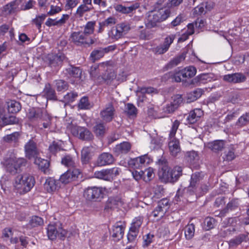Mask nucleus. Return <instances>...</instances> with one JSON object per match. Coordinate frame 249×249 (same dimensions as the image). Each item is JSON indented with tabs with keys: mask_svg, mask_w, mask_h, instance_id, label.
<instances>
[{
	"mask_svg": "<svg viewBox=\"0 0 249 249\" xmlns=\"http://www.w3.org/2000/svg\"><path fill=\"white\" fill-rule=\"evenodd\" d=\"M34 177L28 173L17 176L13 183L15 191L20 195L25 194L29 192L35 184Z\"/></svg>",
	"mask_w": 249,
	"mask_h": 249,
	"instance_id": "f257e3e1",
	"label": "nucleus"
},
{
	"mask_svg": "<svg viewBox=\"0 0 249 249\" xmlns=\"http://www.w3.org/2000/svg\"><path fill=\"white\" fill-rule=\"evenodd\" d=\"M170 15V11L166 8L157 11H151L148 13L145 24L147 28H152L157 26L158 23L165 20Z\"/></svg>",
	"mask_w": 249,
	"mask_h": 249,
	"instance_id": "f03ea898",
	"label": "nucleus"
},
{
	"mask_svg": "<svg viewBox=\"0 0 249 249\" xmlns=\"http://www.w3.org/2000/svg\"><path fill=\"white\" fill-rule=\"evenodd\" d=\"M179 124L180 122L176 120L173 123L169 135L170 140L168 143L169 150L171 155L174 157L177 156L181 151L179 141L175 138V135Z\"/></svg>",
	"mask_w": 249,
	"mask_h": 249,
	"instance_id": "7ed1b4c3",
	"label": "nucleus"
},
{
	"mask_svg": "<svg viewBox=\"0 0 249 249\" xmlns=\"http://www.w3.org/2000/svg\"><path fill=\"white\" fill-rule=\"evenodd\" d=\"M3 165L7 172L12 175H15L21 171V168L26 164V160L24 158L15 157L6 158L3 161Z\"/></svg>",
	"mask_w": 249,
	"mask_h": 249,
	"instance_id": "20e7f679",
	"label": "nucleus"
},
{
	"mask_svg": "<svg viewBox=\"0 0 249 249\" xmlns=\"http://www.w3.org/2000/svg\"><path fill=\"white\" fill-rule=\"evenodd\" d=\"M69 40L71 43L76 46H89L94 43V40L91 37H88L82 31H75L71 33Z\"/></svg>",
	"mask_w": 249,
	"mask_h": 249,
	"instance_id": "39448f33",
	"label": "nucleus"
},
{
	"mask_svg": "<svg viewBox=\"0 0 249 249\" xmlns=\"http://www.w3.org/2000/svg\"><path fill=\"white\" fill-rule=\"evenodd\" d=\"M105 191L102 187H88L84 190L83 196L87 200L96 201L103 197Z\"/></svg>",
	"mask_w": 249,
	"mask_h": 249,
	"instance_id": "423d86ee",
	"label": "nucleus"
},
{
	"mask_svg": "<svg viewBox=\"0 0 249 249\" xmlns=\"http://www.w3.org/2000/svg\"><path fill=\"white\" fill-rule=\"evenodd\" d=\"M71 132L74 136L77 137L82 140L89 141L94 137L92 133L85 127L71 125Z\"/></svg>",
	"mask_w": 249,
	"mask_h": 249,
	"instance_id": "0eeeda50",
	"label": "nucleus"
},
{
	"mask_svg": "<svg viewBox=\"0 0 249 249\" xmlns=\"http://www.w3.org/2000/svg\"><path fill=\"white\" fill-rule=\"evenodd\" d=\"M47 234L49 238L53 240L57 237L61 238L67 234V231L64 230L60 224H49L47 228Z\"/></svg>",
	"mask_w": 249,
	"mask_h": 249,
	"instance_id": "6e6552de",
	"label": "nucleus"
},
{
	"mask_svg": "<svg viewBox=\"0 0 249 249\" xmlns=\"http://www.w3.org/2000/svg\"><path fill=\"white\" fill-rule=\"evenodd\" d=\"M102 66V65L99 66H94L91 67L90 74L92 78L99 84L104 83H108L109 81L113 79V74L110 73L107 76H98L99 73V67Z\"/></svg>",
	"mask_w": 249,
	"mask_h": 249,
	"instance_id": "1a4fd4ad",
	"label": "nucleus"
},
{
	"mask_svg": "<svg viewBox=\"0 0 249 249\" xmlns=\"http://www.w3.org/2000/svg\"><path fill=\"white\" fill-rule=\"evenodd\" d=\"M116 110L112 102L109 103L100 111V115L104 123L111 122L114 118Z\"/></svg>",
	"mask_w": 249,
	"mask_h": 249,
	"instance_id": "9d476101",
	"label": "nucleus"
},
{
	"mask_svg": "<svg viewBox=\"0 0 249 249\" xmlns=\"http://www.w3.org/2000/svg\"><path fill=\"white\" fill-rule=\"evenodd\" d=\"M142 222L143 218L142 216H138L133 219L127 234L129 241L132 242L137 237Z\"/></svg>",
	"mask_w": 249,
	"mask_h": 249,
	"instance_id": "9b49d317",
	"label": "nucleus"
},
{
	"mask_svg": "<svg viewBox=\"0 0 249 249\" xmlns=\"http://www.w3.org/2000/svg\"><path fill=\"white\" fill-rule=\"evenodd\" d=\"M80 173V170L77 168L70 169L60 176L59 180L64 184L70 183L76 180Z\"/></svg>",
	"mask_w": 249,
	"mask_h": 249,
	"instance_id": "f8f14e48",
	"label": "nucleus"
},
{
	"mask_svg": "<svg viewBox=\"0 0 249 249\" xmlns=\"http://www.w3.org/2000/svg\"><path fill=\"white\" fill-rule=\"evenodd\" d=\"M66 59L65 55L62 53L56 54H48L45 57V61L52 68H56L61 66L62 62Z\"/></svg>",
	"mask_w": 249,
	"mask_h": 249,
	"instance_id": "ddd939ff",
	"label": "nucleus"
},
{
	"mask_svg": "<svg viewBox=\"0 0 249 249\" xmlns=\"http://www.w3.org/2000/svg\"><path fill=\"white\" fill-rule=\"evenodd\" d=\"M125 227V222L123 221L117 222L113 226L111 233L115 241H119L123 238Z\"/></svg>",
	"mask_w": 249,
	"mask_h": 249,
	"instance_id": "4468645a",
	"label": "nucleus"
},
{
	"mask_svg": "<svg viewBox=\"0 0 249 249\" xmlns=\"http://www.w3.org/2000/svg\"><path fill=\"white\" fill-rule=\"evenodd\" d=\"M175 37V35L171 34L167 36L164 38L162 44L155 48V52L158 54H163L166 53L169 50Z\"/></svg>",
	"mask_w": 249,
	"mask_h": 249,
	"instance_id": "2eb2a0df",
	"label": "nucleus"
},
{
	"mask_svg": "<svg viewBox=\"0 0 249 249\" xmlns=\"http://www.w3.org/2000/svg\"><path fill=\"white\" fill-rule=\"evenodd\" d=\"M26 156L29 159L34 158L39 154L36 143L30 140L24 146Z\"/></svg>",
	"mask_w": 249,
	"mask_h": 249,
	"instance_id": "dca6fc26",
	"label": "nucleus"
},
{
	"mask_svg": "<svg viewBox=\"0 0 249 249\" xmlns=\"http://www.w3.org/2000/svg\"><path fill=\"white\" fill-rule=\"evenodd\" d=\"M113 156L108 153H103L98 158L95 165L97 166H103L112 164L114 161Z\"/></svg>",
	"mask_w": 249,
	"mask_h": 249,
	"instance_id": "f3484780",
	"label": "nucleus"
},
{
	"mask_svg": "<svg viewBox=\"0 0 249 249\" xmlns=\"http://www.w3.org/2000/svg\"><path fill=\"white\" fill-rule=\"evenodd\" d=\"M159 176L162 182H171V169L166 164L162 165L159 172Z\"/></svg>",
	"mask_w": 249,
	"mask_h": 249,
	"instance_id": "a211bd4d",
	"label": "nucleus"
},
{
	"mask_svg": "<svg viewBox=\"0 0 249 249\" xmlns=\"http://www.w3.org/2000/svg\"><path fill=\"white\" fill-rule=\"evenodd\" d=\"M34 159V163L37 166L38 168L45 174H50V170L49 169L50 163L47 160L38 157V156Z\"/></svg>",
	"mask_w": 249,
	"mask_h": 249,
	"instance_id": "6ab92c4d",
	"label": "nucleus"
},
{
	"mask_svg": "<svg viewBox=\"0 0 249 249\" xmlns=\"http://www.w3.org/2000/svg\"><path fill=\"white\" fill-rule=\"evenodd\" d=\"M150 159L146 155H144L133 160L129 162V164L132 165L134 168H140L145 165L149 163Z\"/></svg>",
	"mask_w": 249,
	"mask_h": 249,
	"instance_id": "aec40b11",
	"label": "nucleus"
},
{
	"mask_svg": "<svg viewBox=\"0 0 249 249\" xmlns=\"http://www.w3.org/2000/svg\"><path fill=\"white\" fill-rule=\"evenodd\" d=\"M60 187L59 180H56L52 178H49L44 183V188L48 193H53L58 190Z\"/></svg>",
	"mask_w": 249,
	"mask_h": 249,
	"instance_id": "412c9836",
	"label": "nucleus"
},
{
	"mask_svg": "<svg viewBox=\"0 0 249 249\" xmlns=\"http://www.w3.org/2000/svg\"><path fill=\"white\" fill-rule=\"evenodd\" d=\"M46 116V114L43 113L40 108H33L30 109L27 114L28 118L33 122L43 119Z\"/></svg>",
	"mask_w": 249,
	"mask_h": 249,
	"instance_id": "4be33fe9",
	"label": "nucleus"
},
{
	"mask_svg": "<svg viewBox=\"0 0 249 249\" xmlns=\"http://www.w3.org/2000/svg\"><path fill=\"white\" fill-rule=\"evenodd\" d=\"M246 77L242 73H235L231 74H227L224 76L223 80L228 82L238 83L244 82Z\"/></svg>",
	"mask_w": 249,
	"mask_h": 249,
	"instance_id": "5701e85b",
	"label": "nucleus"
},
{
	"mask_svg": "<svg viewBox=\"0 0 249 249\" xmlns=\"http://www.w3.org/2000/svg\"><path fill=\"white\" fill-rule=\"evenodd\" d=\"M249 233L240 234L228 241L230 248H235L242 242H247L249 240Z\"/></svg>",
	"mask_w": 249,
	"mask_h": 249,
	"instance_id": "b1692460",
	"label": "nucleus"
},
{
	"mask_svg": "<svg viewBox=\"0 0 249 249\" xmlns=\"http://www.w3.org/2000/svg\"><path fill=\"white\" fill-rule=\"evenodd\" d=\"M140 6V4L138 2L132 3L130 5H127L123 6L122 4H118L115 7V9L118 12L122 14H129L135 11Z\"/></svg>",
	"mask_w": 249,
	"mask_h": 249,
	"instance_id": "393cba45",
	"label": "nucleus"
},
{
	"mask_svg": "<svg viewBox=\"0 0 249 249\" xmlns=\"http://www.w3.org/2000/svg\"><path fill=\"white\" fill-rule=\"evenodd\" d=\"M203 115V111L199 108H196L190 111L189 116L187 117L188 122L193 124L196 123L200 118Z\"/></svg>",
	"mask_w": 249,
	"mask_h": 249,
	"instance_id": "a878e982",
	"label": "nucleus"
},
{
	"mask_svg": "<svg viewBox=\"0 0 249 249\" xmlns=\"http://www.w3.org/2000/svg\"><path fill=\"white\" fill-rule=\"evenodd\" d=\"M94 148L92 146L85 147L81 151V160L84 163H88L90 160L93 153Z\"/></svg>",
	"mask_w": 249,
	"mask_h": 249,
	"instance_id": "bb28decb",
	"label": "nucleus"
},
{
	"mask_svg": "<svg viewBox=\"0 0 249 249\" xmlns=\"http://www.w3.org/2000/svg\"><path fill=\"white\" fill-rule=\"evenodd\" d=\"M66 71L69 74L68 76L69 77L75 79L74 81H78L80 79L82 71L79 68L71 66L66 69Z\"/></svg>",
	"mask_w": 249,
	"mask_h": 249,
	"instance_id": "cd10ccee",
	"label": "nucleus"
},
{
	"mask_svg": "<svg viewBox=\"0 0 249 249\" xmlns=\"http://www.w3.org/2000/svg\"><path fill=\"white\" fill-rule=\"evenodd\" d=\"M201 179L199 173H196L193 174L191 176L190 184L188 189L192 192H197V187Z\"/></svg>",
	"mask_w": 249,
	"mask_h": 249,
	"instance_id": "c85d7f7f",
	"label": "nucleus"
},
{
	"mask_svg": "<svg viewBox=\"0 0 249 249\" xmlns=\"http://www.w3.org/2000/svg\"><path fill=\"white\" fill-rule=\"evenodd\" d=\"M224 141L221 140L214 141L207 144V147L214 152L221 151L224 148Z\"/></svg>",
	"mask_w": 249,
	"mask_h": 249,
	"instance_id": "c756f323",
	"label": "nucleus"
},
{
	"mask_svg": "<svg viewBox=\"0 0 249 249\" xmlns=\"http://www.w3.org/2000/svg\"><path fill=\"white\" fill-rule=\"evenodd\" d=\"M7 110L9 113H16L21 109L20 103L15 100H11L7 102Z\"/></svg>",
	"mask_w": 249,
	"mask_h": 249,
	"instance_id": "7c9ffc66",
	"label": "nucleus"
},
{
	"mask_svg": "<svg viewBox=\"0 0 249 249\" xmlns=\"http://www.w3.org/2000/svg\"><path fill=\"white\" fill-rule=\"evenodd\" d=\"M93 9V7L92 5L83 3L77 8L76 15L78 18H82L86 13L91 11Z\"/></svg>",
	"mask_w": 249,
	"mask_h": 249,
	"instance_id": "2f4dec72",
	"label": "nucleus"
},
{
	"mask_svg": "<svg viewBox=\"0 0 249 249\" xmlns=\"http://www.w3.org/2000/svg\"><path fill=\"white\" fill-rule=\"evenodd\" d=\"M131 145L128 142H124L120 144L117 145L115 147V152L118 154H126L131 149Z\"/></svg>",
	"mask_w": 249,
	"mask_h": 249,
	"instance_id": "473e14b6",
	"label": "nucleus"
},
{
	"mask_svg": "<svg viewBox=\"0 0 249 249\" xmlns=\"http://www.w3.org/2000/svg\"><path fill=\"white\" fill-rule=\"evenodd\" d=\"M196 72V70L195 67L193 66H189L185 68L180 71V74H181L182 78H192Z\"/></svg>",
	"mask_w": 249,
	"mask_h": 249,
	"instance_id": "72a5a7b5",
	"label": "nucleus"
},
{
	"mask_svg": "<svg viewBox=\"0 0 249 249\" xmlns=\"http://www.w3.org/2000/svg\"><path fill=\"white\" fill-rule=\"evenodd\" d=\"M108 36L112 41L118 40L123 37L117 25L112 27L108 32Z\"/></svg>",
	"mask_w": 249,
	"mask_h": 249,
	"instance_id": "f704fd0d",
	"label": "nucleus"
},
{
	"mask_svg": "<svg viewBox=\"0 0 249 249\" xmlns=\"http://www.w3.org/2000/svg\"><path fill=\"white\" fill-rule=\"evenodd\" d=\"M96 25V21L94 20L88 21L84 26V31L83 32L88 37H91L90 35L93 34L94 28Z\"/></svg>",
	"mask_w": 249,
	"mask_h": 249,
	"instance_id": "c9c22d12",
	"label": "nucleus"
},
{
	"mask_svg": "<svg viewBox=\"0 0 249 249\" xmlns=\"http://www.w3.org/2000/svg\"><path fill=\"white\" fill-rule=\"evenodd\" d=\"M17 122V119L14 116H11L7 117L4 115H0V126H3L7 124H14Z\"/></svg>",
	"mask_w": 249,
	"mask_h": 249,
	"instance_id": "e433bc0d",
	"label": "nucleus"
},
{
	"mask_svg": "<svg viewBox=\"0 0 249 249\" xmlns=\"http://www.w3.org/2000/svg\"><path fill=\"white\" fill-rule=\"evenodd\" d=\"M19 4V1L18 0L12 1L7 4L4 8L5 12L9 14L16 12L18 7Z\"/></svg>",
	"mask_w": 249,
	"mask_h": 249,
	"instance_id": "4c0bfd02",
	"label": "nucleus"
},
{
	"mask_svg": "<svg viewBox=\"0 0 249 249\" xmlns=\"http://www.w3.org/2000/svg\"><path fill=\"white\" fill-rule=\"evenodd\" d=\"M182 167L178 166H176L171 169V182H176L182 175Z\"/></svg>",
	"mask_w": 249,
	"mask_h": 249,
	"instance_id": "58836bf2",
	"label": "nucleus"
},
{
	"mask_svg": "<svg viewBox=\"0 0 249 249\" xmlns=\"http://www.w3.org/2000/svg\"><path fill=\"white\" fill-rule=\"evenodd\" d=\"M194 83H198V85L201 84H205L211 81V77L209 74L203 73L196 76L194 80Z\"/></svg>",
	"mask_w": 249,
	"mask_h": 249,
	"instance_id": "ea45409f",
	"label": "nucleus"
},
{
	"mask_svg": "<svg viewBox=\"0 0 249 249\" xmlns=\"http://www.w3.org/2000/svg\"><path fill=\"white\" fill-rule=\"evenodd\" d=\"M93 131L97 136H103L106 131V128L103 123L97 124L93 127Z\"/></svg>",
	"mask_w": 249,
	"mask_h": 249,
	"instance_id": "a19ab883",
	"label": "nucleus"
},
{
	"mask_svg": "<svg viewBox=\"0 0 249 249\" xmlns=\"http://www.w3.org/2000/svg\"><path fill=\"white\" fill-rule=\"evenodd\" d=\"M47 98L50 100H54L56 98L54 90L52 88L50 84H47L43 91Z\"/></svg>",
	"mask_w": 249,
	"mask_h": 249,
	"instance_id": "79ce46f5",
	"label": "nucleus"
},
{
	"mask_svg": "<svg viewBox=\"0 0 249 249\" xmlns=\"http://www.w3.org/2000/svg\"><path fill=\"white\" fill-rule=\"evenodd\" d=\"M43 219L37 216H33L29 222V226L32 228L41 226L43 225Z\"/></svg>",
	"mask_w": 249,
	"mask_h": 249,
	"instance_id": "37998d69",
	"label": "nucleus"
},
{
	"mask_svg": "<svg viewBox=\"0 0 249 249\" xmlns=\"http://www.w3.org/2000/svg\"><path fill=\"white\" fill-rule=\"evenodd\" d=\"M61 163L66 167L75 168V163L72 157L70 155H67L62 158Z\"/></svg>",
	"mask_w": 249,
	"mask_h": 249,
	"instance_id": "c03bdc74",
	"label": "nucleus"
},
{
	"mask_svg": "<svg viewBox=\"0 0 249 249\" xmlns=\"http://www.w3.org/2000/svg\"><path fill=\"white\" fill-rule=\"evenodd\" d=\"M19 137V134L18 132H14L11 134L5 136L4 137V140L7 142L13 143L15 145L18 142Z\"/></svg>",
	"mask_w": 249,
	"mask_h": 249,
	"instance_id": "a18cd8bd",
	"label": "nucleus"
},
{
	"mask_svg": "<svg viewBox=\"0 0 249 249\" xmlns=\"http://www.w3.org/2000/svg\"><path fill=\"white\" fill-rule=\"evenodd\" d=\"M195 227L193 224H189L185 228V236L187 239H191L194 236Z\"/></svg>",
	"mask_w": 249,
	"mask_h": 249,
	"instance_id": "49530a36",
	"label": "nucleus"
},
{
	"mask_svg": "<svg viewBox=\"0 0 249 249\" xmlns=\"http://www.w3.org/2000/svg\"><path fill=\"white\" fill-rule=\"evenodd\" d=\"M46 17L47 15L43 14L36 16V18L32 20V24L35 25L38 30H40L41 25Z\"/></svg>",
	"mask_w": 249,
	"mask_h": 249,
	"instance_id": "de8ad7c7",
	"label": "nucleus"
},
{
	"mask_svg": "<svg viewBox=\"0 0 249 249\" xmlns=\"http://www.w3.org/2000/svg\"><path fill=\"white\" fill-rule=\"evenodd\" d=\"M119 30L123 37L130 30V27L129 23L127 22H121L117 24Z\"/></svg>",
	"mask_w": 249,
	"mask_h": 249,
	"instance_id": "09e8293b",
	"label": "nucleus"
},
{
	"mask_svg": "<svg viewBox=\"0 0 249 249\" xmlns=\"http://www.w3.org/2000/svg\"><path fill=\"white\" fill-rule=\"evenodd\" d=\"M203 94V90L201 89H197L188 94V99L190 101H194L200 98Z\"/></svg>",
	"mask_w": 249,
	"mask_h": 249,
	"instance_id": "8fccbe9b",
	"label": "nucleus"
},
{
	"mask_svg": "<svg viewBox=\"0 0 249 249\" xmlns=\"http://www.w3.org/2000/svg\"><path fill=\"white\" fill-rule=\"evenodd\" d=\"M185 58V54L182 53L181 54L173 58L168 64V67L172 68L173 67L178 65L181 61L184 60Z\"/></svg>",
	"mask_w": 249,
	"mask_h": 249,
	"instance_id": "3c124183",
	"label": "nucleus"
},
{
	"mask_svg": "<svg viewBox=\"0 0 249 249\" xmlns=\"http://www.w3.org/2000/svg\"><path fill=\"white\" fill-rule=\"evenodd\" d=\"M216 221L213 218L208 217L204 220V229L206 231L213 228L215 226Z\"/></svg>",
	"mask_w": 249,
	"mask_h": 249,
	"instance_id": "603ef678",
	"label": "nucleus"
},
{
	"mask_svg": "<svg viewBox=\"0 0 249 249\" xmlns=\"http://www.w3.org/2000/svg\"><path fill=\"white\" fill-rule=\"evenodd\" d=\"M55 87L58 91H64L68 89V85L65 81L58 80L55 81Z\"/></svg>",
	"mask_w": 249,
	"mask_h": 249,
	"instance_id": "864d4df0",
	"label": "nucleus"
},
{
	"mask_svg": "<svg viewBox=\"0 0 249 249\" xmlns=\"http://www.w3.org/2000/svg\"><path fill=\"white\" fill-rule=\"evenodd\" d=\"M143 180L145 182H148L151 180L153 178L154 171L152 168H148L146 169L144 171H143Z\"/></svg>",
	"mask_w": 249,
	"mask_h": 249,
	"instance_id": "5fc2aeb1",
	"label": "nucleus"
},
{
	"mask_svg": "<svg viewBox=\"0 0 249 249\" xmlns=\"http://www.w3.org/2000/svg\"><path fill=\"white\" fill-rule=\"evenodd\" d=\"M143 239L142 246L143 248H146L154 241L155 236L153 234L148 233L143 237Z\"/></svg>",
	"mask_w": 249,
	"mask_h": 249,
	"instance_id": "6e6d98bb",
	"label": "nucleus"
},
{
	"mask_svg": "<svg viewBox=\"0 0 249 249\" xmlns=\"http://www.w3.org/2000/svg\"><path fill=\"white\" fill-rule=\"evenodd\" d=\"M94 175L96 178L109 180L107 169H103L101 171H96Z\"/></svg>",
	"mask_w": 249,
	"mask_h": 249,
	"instance_id": "4d7b16f0",
	"label": "nucleus"
},
{
	"mask_svg": "<svg viewBox=\"0 0 249 249\" xmlns=\"http://www.w3.org/2000/svg\"><path fill=\"white\" fill-rule=\"evenodd\" d=\"M249 123V113H246L241 116L236 123V125L239 126L246 125Z\"/></svg>",
	"mask_w": 249,
	"mask_h": 249,
	"instance_id": "13d9d810",
	"label": "nucleus"
},
{
	"mask_svg": "<svg viewBox=\"0 0 249 249\" xmlns=\"http://www.w3.org/2000/svg\"><path fill=\"white\" fill-rule=\"evenodd\" d=\"M109 180L112 179L114 177L119 175L121 172V169L118 167H114L110 169H107Z\"/></svg>",
	"mask_w": 249,
	"mask_h": 249,
	"instance_id": "bf43d9fd",
	"label": "nucleus"
},
{
	"mask_svg": "<svg viewBox=\"0 0 249 249\" xmlns=\"http://www.w3.org/2000/svg\"><path fill=\"white\" fill-rule=\"evenodd\" d=\"M125 112L130 116H136L137 114V109L131 104H127L126 105Z\"/></svg>",
	"mask_w": 249,
	"mask_h": 249,
	"instance_id": "052dcab7",
	"label": "nucleus"
},
{
	"mask_svg": "<svg viewBox=\"0 0 249 249\" xmlns=\"http://www.w3.org/2000/svg\"><path fill=\"white\" fill-rule=\"evenodd\" d=\"M62 10V4L60 6L51 5L50 6V10L47 13V16H53L56 14L60 13Z\"/></svg>",
	"mask_w": 249,
	"mask_h": 249,
	"instance_id": "680f3d73",
	"label": "nucleus"
},
{
	"mask_svg": "<svg viewBox=\"0 0 249 249\" xmlns=\"http://www.w3.org/2000/svg\"><path fill=\"white\" fill-rule=\"evenodd\" d=\"M104 51L101 49L95 50L92 52L90 54V57L93 61L99 59L104 56Z\"/></svg>",
	"mask_w": 249,
	"mask_h": 249,
	"instance_id": "e2e57ef3",
	"label": "nucleus"
},
{
	"mask_svg": "<svg viewBox=\"0 0 249 249\" xmlns=\"http://www.w3.org/2000/svg\"><path fill=\"white\" fill-rule=\"evenodd\" d=\"M78 94L75 92H70L64 96V101L67 103L72 102L77 97Z\"/></svg>",
	"mask_w": 249,
	"mask_h": 249,
	"instance_id": "0e129e2a",
	"label": "nucleus"
},
{
	"mask_svg": "<svg viewBox=\"0 0 249 249\" xmlns=\"http://www.w3.org/2000/svg\"><path fill=\"white\" fill-rule=\"evenodd\" d=\"M140 92L142 94H156L157 93V90L151 87H143L141 88L140 90Z\"/></svg>",
	"mask_w": 249,
	"mask_h": 249,
	"instance_id": "69168bd1",
	"label": "nucleus"
},
{
	"mask_svg": "<svg viewBox=\"0 0 249 249\" xmlns=\"http://www.w3.org/2000/svg\"><path fill=\"white\" fill-rule=\"evenodd\" d=\"M89 105L88 98L86 97H83L80 100L78 107L80 109H87Z\"/></svg>",
	"mask_w": 249,
	"mask_h": 249,
	"instance_id": "338daca9",
	"label": "nucleus"
},
{
	"mask_svg": "<svg viewBox=\"0 0 249 249\" xmlns=\"http://www.w3.org/2000/svg\"><path fill=\"white\" fill-rule=\"evenodd\" d=\"M60 150V145L55 142H53L49 146V150L53 154H55Z\"/></svg>",
	"mask_w": 249,
	"mask_h": 249,
	"instance_id": "774afa93",
	"label": "nucleus"
}]
</instances>
